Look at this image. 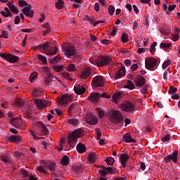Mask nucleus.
<instances>
[{"instance_id": "48", "label": "nucleus", "mask_w": 180, "mask_h": 180, "mask_svg": "<svg viewBox=\"0 0 180 180\" xmlns=\"http://www.w3.org/2000/svg\"><path fill=\"white\" fill-rule=\"evenodd\" d=\"M20 173L22 175L23 178H27L29 176V172L25 169H21Z\"/></svg>"}, {"instance_id": "4", "label": "nucleus", "mask_w": 180, "mask_h": 180, "mask_svg": "<svg viewBox=\"0 0 180 180\" xmlns=\"http://www.w3.org/2000/svg\"><path fill=\"white\" fill-rule=\"evenodd\" d=\"M111 61L112 59L110 56H100L97 57V58L95 60H90V63H91V64H94V65L96 64V65H98L100 67L108 65V64H110Z\"/></svg>"}, {"instance_id": "59", "label": "nucleus", "mask_w": 180, "mask_h": 180, "mask_svg": "<svg viewBox=\"0 0 180 180\" xmlns=\"http://www.w3.org/2000/svg\"><path fill=\"white\" fill-rule=\"evenodd\" d=\"M20 22V16L19 15H16L15 19H14L15 25H19Z\"/></svg>"}, {"instance_id": "17", "label": "nucleus", "mask_w": 180, "mask_h": 180, "mask_svg": "<svg viewBox=\"0 0 180 180\" xmlns=\"http://www.w3.org/2000/svg\"><path fill=\"white\" fill-rule=\"evenodd\" d=\"M11 124L13 125L16 129H20L21 128V124L22 121L19 120L18 117L13 118L10 121Z\"/></svg>"}, {"instance_id": "42", "label": "nucleus", "mask_w": 180, "mask_h": 180, "mask_svg": "<svg viewBox=\"0 0 180 180\" xmlns=\"http://www.w3.org/2000/svg\"><path fill=\"white\" fill-rule=\"evenodd\" d=\"M59 61H60V58H59L58 55H57L56 56H55L53 58L50 59V63L51 64H56L57 63H59Z\"/></svg>"}, {"instance_id": "29", "label": "nucleus", "mask_w": 180, "mask_h": 180, "mask_svg": "<svg viewBox=\"0 0 180 180\" xmlns=\"http://www.w3.org/2000/svg\"><path fill=\"white\" fill-rule=\"evenodd\" d=\"M124 89H128L129 90H134L135 89V85L132 81L128 80L127 84L124 85Z\"/></svg>"}, {"instance_id": "28", "label": "nucleus", "mask_w": 180, "mask_h": 180, "mask_svg": "<svg viewBox=\"0 0 180 180\" xmlns=\"http://www.w3.org/2000/svg\"><path fill=\"white\" fill-rule=\"evenodd\" d=\"M122 96V93L121 91H117L112 96V100L113 102L117 103L120 98Z\"/></svg>"}, {"instance_id": "30", "label": "nucleus", "mask_w": 180, "mask_h": 180, "mask_svg": "<svg viewBox=\"0 0 180 180\" xmlns=\"http://www.w3.org/2000/svg\"><path fill=\"white\" fill-rule=\"evenodd\" d=\"M179 34H180V28L174 29V34L172 35L174 37V39H173L174 41H177V40H179L180 37Z\"/></svg>"}, {"instance_id": "57", "label": "nucleus", "mask_w": 180, "mask_h": 180, "mask_svg": "<svg viewBox=\"0 0 180 180\" xmlns=\"http://www.w3.org/2000/svg\"><path fill=\"white\" fill-rule=\"evenodd\" d=\"M1 37H3L4 39H8V34L7 31H6V30L2 31Z\"/></svg>"}, {"instance_id": "44", "label": "nucleus", "mask_w": 180, "mask_h": 180, "mask_svg": "<svg viewBox=\"0 0 180 180\" xmlns=\"http://www.w3.org/2000/svg\"><path fill=\"white\" fill-rule=\"evenodd\" d=\"M37 58H38V60H39L40 61H42V63H43L44 64H46V63H47V58H46L45 56H44L43 55L39 54V55L37 56Z\"/></svg>"}, {"instance_id": "19", "label": "nucleus", "mask_w": 180, "mask_h": 180, "mask_svg": "<svg viewBox=\"0 0 180 180\" xmlns=\"http://www.w3.org/2000/svg\"><path fill=\"white\" fill-rule=\"evenodd\" d=\"M8 141L11 143H19L22 141V137L20 136L11 135L8 138Z\"/></svg>"}, {"instance_id": "18", "label": "nucleus", "mask_w": 180, "mask_h": 180, "mask_svg": "<svg viewBox=\"0 0 180 180\" xmlns=\"http://www.w3.org/2000/svg\"><path fill=\"white\" fill-rule=\"evenodd\" d=\"M122 139L127 143H136V141L132 138L130 133L124 134Z\"/></svg>"}, {"instance_id": "31", "label": "nucleus", "mask_w": 180, "mask_h": 180, "mask_svg": "<svg viewBox=\"0 0 180 180\" xmlns=\"http://www.w3.org/2000/svg\"><path fill=\"white\" fill-rule=\"evenodd\" d=\"M89 160L91 163H94L96 161V154L94 152H91L89 154Z\"/></svg>"}, {"instance_id": "24", "label": "nucleus", "mask_w": 180, "mask_h": 180, "mask_svg": "<svg viewBox=\"0 0 180 180\" xmlns=\"http://www.w3.org/2000/svg\"><path fill=\"white\" fill-rule=\"evenodd\" d=\"M37 108L39 110L46 108V100H34Z\"/></svg>"}, {"instance_id": "9", "label": "nucleus", "mask_w": 180, "mask_h": 180, "mask_svg": "<svg viewBox=\"0 0 180 180\" xmlns=\"http://www.w3.org/2000/svg\"><path fill=\"white\" fill-rule=\"evenodd\" d=\"M103 86H104V79L102 76L98 75L93 78V80L91 82L92 88L96 89L98 87H103Z\"/></svg>"}, {"instance_id": "51", "label": "nucleus", "mask_w": 180, "mask_h": 180, "mask_svg": "<svg viewBox=\"0 0 180 180\" xmlns=\"http://www.w3.org/2000/svg\"><path fill=\"white\" fill-rule=\"evenodd\" d=\"M98 117L100 119H103L105 117V112L103 110H97Z\"/></svg>"}, {"instance_id": "45", "label": "nucleus", "mask_w": 180, "mask_h": 180, "mask_svg": "<svg viewBox=\"0 0 180 180\" xmlns=\"http://www.w3.org/2000/svg\"><path fill=\"white\" fill-rule=\"evenodd\" d=\"M108 13H109L110 15H112L115 13V6H112V5H110V6H108Z\"/></svg>"}, {"instance_id": "56", "label": "nucleus", "mask_w": 180, "mask_h": 180, "mask_svg": "<svg viewBox=\"0 0 180 180\" xmlns=\"http://www.w3.org/2000/svg\"><path fill=\"white\" fill-rule=\"evenodd\" d=\"M13 156L16 158H20L22 156H23V153H20V152H14L13 153Z\"/></svg>"}, {"instance_id": "8", "label": "nucleus", "mask_w": 180, "mask_h": 180, "mask_svg": "<svg viewBox=\"0 0 180 180\" xmlns=\"http://www.w3.org/2000/svg\"><path fill=\"white\" fill-rule=\"evenodd\" d=\"M111 118L113 120V123L115 124H121L124 120V115L119 110H115L112 112Z\"/></svg>"}, {"instance_id": "14", "label": "nucleus", "mask_w": 180, "mask_h": 180, "mask_svg": "<svg viewBox=\"0 0 180 180\" xmlns=\"http://www.w3.org/2000/svg\"><path fill=\"white\" fill-rule=\"evenodd\" d=\"M101 94L98 92L92 93L91 96L88 97V100L93 103H97L101 98Z\"/></svg>"}, {"instance_id": "3", "label": "nucleus", "mask_w": 180, "mask_h": 180, "mask_svg": "<svg viewBox=\"0 0 180 180\" xmlns=\"http://www.w3.org/2000/svg\"><path fill=\"white\" fill-rule=\"evenodd\" d=\"M51 43L50 42H45L37 46V49L40 51H44L46 56H54L58 51V48L56 46H51Z\"/></svg>"}, {"instance_id": "55", "label": "nucleus", "mask_w": 180, "mask_h": 180, "mask_svg": "<svg viewBox=\"0 0 180 180\" xmlns=\"http://www.w3.org/2000/svg\"><path fill=\"white\" fill-rule=\"evenodd\" d=\"M63 77L68 80H72L71 74H70L68 72L63 73Z\"/></svg>"}, {"instance_id": "60", "label": "nucleus", "mask_w": 180, "mask_h": 180, "mask_svg": "<svg viewBox=\"0 0 180 180\" xmlns=\"http://www.w3.org/2000/svg\"><path fill=\"white\" fill-rule=\"evenodd\" d=\"M15 105L18 107H22L23 105V102L21 100H17L15 101Z\"/></svg>"}, {"instance_id": "36", "label": "nucleus", "mask_w": 180, "mask_h": 180, "mask_svg": "<svg viewBox=\"0 0 180 180\" xmlns=\"http://www.w3.org/2000/svg\"><path fill=\"white\" fill-rule=\"evenodd\" d=\"M76 68L75 64L73 63H70L67 65V71H68L69 72H73L74 71H75Z\"/></svg>"}, {"instance_id": "62", "label": "nucleus", "mask_w": 180, "mask_h": 180, "mask_svg": "<svg viewBox=\"0 0 180 180\" xmlns=\"http://www.w3.org/2000/svg\"><path fill=\"white\" fill-rule=\"evenodd\" d=\"M140 165H141V170H142V171H145L146 169V163L143 162H141Z\"/></svg>"}, {"instance_id": "34", "label": "nucleus", "mask_w": 180, "mask_h": 180, "mask_svg": "<svg viewBox=\"0 0 180 180\" xmlns=\"http://www.w3.org/2000/svg\"><path fill=\"white\" fill-rule=\"evenodd\" d=\"M1 160L4 163H9L11 160V157L7 155L1 156Z\"/></svg>"}, {"instance_id": "53", "label": "nucleus", "mask_w": 180, "mask_h": 180, "mask_svg": "<svg viewBox=\"0 0 180 180\" xmlns=\"http://www.w3.org/2000/svg\"><path fill=\"white\" fill-rule=\"evenodd\" d=\"M18 5L20 7L27 6H28V3L24 0H20V1H18Z\"/></svg>"}, {"instance_id": "58", "label": "nucleus", "mask_w": 180, "mask_h": 180, "mask_svg": "<svg viewBox=\"0 0 180 180\" xmlns=\"http://www.w3.org/2000/svg\"><path fill=\"white\" fill-rule=\"evenodd\" d=\"M1 107L4 109H8L9 108V103L8 102L1 103Z\"/></svg>"}, {"instance_id": "12", "label": "nucleus", "mask_w": 180, "mask_h": 180, "mask_svg": "<svg viewBox=\"0 0 180 180\" xmlns=\"http://www.w3.org/2000/svg\"><path fill=\"white\" fill-rule=\"evenodd\" d=\"M32 9V6L31 5H27L25 6V8L22 9V12L23 14H25L26 16L32 18L34 15V11L31 10Z\"/></svg>"}, {"instance_id": "52", "label": "nucleus", "mask_w": 180, "mask_h": 180, "mask_svg": "<svg viewBox=\"0 0 180 180\" xmlns=\"http://www.w3.org/2000/svg\"><path fill=\"white\" fill-rule=\"evenodd\" d=\"M95 132L97 136L96 140H100L102 136V132L99 131L98 129H95Z\"/></svg>"}, {"instance_id": "43", "label": "nucleus", "mask_w": 180, "mask_h": 180, "mask_svg": "<svg viewBox=\"0 0 180 180\" xmlns=\"http://www.w3.org/2000/svg\"><path fill=\"white\" fill-rule=\"evenodd\" d=\"M178 91V89L176 87H174L173 86H169V89L168 91L169 94H174Z\"/></svg>"}, {"instance_id": "27", "label": "nucleus", "mask_w": 180, "mask_h": 180, "mask_svg": "<svg viewBox=\"0 0 180 180\" xmlns=\"http://www.w3.org/2000/svg\"><path fill=\"white\" fill-rule=\"evenodd\" d=\"M70 158L68 155H64L60 160V164L63 166H68L70 164Z\"/></svg>"}, {"instance_id": "47", "label": "nucleus", "mask_w": 180, "mask_h": 180, "mask_svg": "<svg viewBox=\"0 0 180 180\" xmlns=\"http://www.w3.org/2000/svg\"><path fill=\"white\" fill-rule=\"evenodd\" d=\"M172 63H171V60H165L163 63H162V69L163 70H166V68L169 66L171 65Z\"/></svg>"}, {"instance_id": "39", "label": "nucleus", "mask_w": 180, "mask_h": 180, "mask_svg": "<svg viewBox=\"0 0 180 180\" xmlns=\"http://www.w3.org/2000/svg\"><path fill=\"white\" fill-rule=\"evenodd\" d=\"M38 76V73L37 72H33L32 74H30V77H29V80L31 83H32L37 77Z\"/></svg>"}, {"instance_id": "26", "label": "nucleus", "mask_w": 180, "mask_h": 180, "mask_svg": "<svg viewBox=\"0 0 180 180\" xmlns=\"http://www.w3.org/2000/svg\"><path fill=\"white\" fill-rule=\"evenodd\" d=\"M129 160V155L126 153H122L120 157V161L121 163H127Z\"/></svg>"}, {"instance_id": "10", "label": "nucleus", "mask_w": 180, "mask_h": 180, "mask_svg": "<svg viewBox=\"0 0 180 180\" xmlns=\"http://www.w3.org/2000/svg\"><path fill=\"white\" fill-rule=\"evenodd\" d=\"M178 154L179 151L175 150L172 153V155H168L167 158H164V161L166 164L169 162V160H172L174 163H177L178 162Z\"/></svg>"}, {"instance_id": "64", "label": "nucleus", "mask_w": 180, "mask_h": 180, "mask_svg": "<svg viewBox=\"0 0 180 180\" xmlns=\"http://www.w3.org/2000/svg\"><path fill=\"white\" fill-rule=\"evenodd\" d=\"M176 5H175V4H173L172 6H169L168 7V11H172L176 8Z\"/></svg>"}, {"instance_id": "1", "label": "nucleus", "mask_w": 180, "mask_h": 180, "mask_svg": "<svg viewBox=\"0 0 180 180\" xmlns=\"http://www.w3.org/2000/svg\"><path fill=\"white\" fill-rule=\"evenodd\" d=\"M43 71L45 72L43 84L46 88H51L53 90L58 89V83L56 80L53 79V76L50 72L49 68L47 67H43Z\"/></svg>"}, {"instance_id": "22", "label": "nucleus", "mask_w": 180, "mask_h": 180, "mask_svg": "<svg viewBox=\"0 0 180 180\" xmlns=\"http://www.w3.org/2000/svg\"><path fill=\"white\" fill-rule=\"evenodd\" d=\"M37 126L40 128V131L44 136L49 134V129L41 122H39Z\"/></svg>"}, {"instance_id": "38", "label": "nucleus", "mask_w": 180, "mask_h": 180, "mask_svg": "<svg viewBox=\"0 0 180 180\" xmlns=\"http://www.w3.org/2000/svg\"><path fill=\"white\" fill-rule=\"evenodd\" d=\"M68 122L72 126H77L79 124V121L77 119H70Z\"/></svg>"}, {"instance_id": "15", "label": "nucleus", "mask_w": 180, "mask_h": 180, "mask_svg": "<svg viewBox=\"0 0 180 180\" xmlns=\"http://www.w3.org/2000/svg\"><path fill=\"white\" fill-rule=\"evenodd\" d=\"M86 121L89 125H96L98 123V119L91 114L86 115Z\"/></svg>"}, {"instance_id": "61", "label": "nucleus", "mask_w": 180, "mask_h": 180, "mask_svg": "<svg viewBox=\"0 0 180 180\" xmlns=\"http://www.w3.org/2000/svg\"><path fill=\"white\" fill-rule=\"evenodd\" d=\"M139 65L137 64H133L131 66V71H136V70H138Z\"/></svg>"}, {"instance_id": "5", "label": "nucleus", "mask_w": 180, "mask_h": 180, "mask_svg": "<svg viewBox=\"0 0 180 180\" xmlns=\"http://www.w3.org/2000/svg\"><path fill=\"white\" fill-rule=\"evenodd\" d=\"M62 51L68 58H71V57L75 56L77 53L75 46L72 44L63 45Z\"/></svg>"}, {"instance_id": "35", "label": "nucleus", "mask_w": 180, "mask_h": 180, "mask_svg": "<svg viewBox=\"0 0 180 180\" xmlns=\"http://www.w3.org/2000/svg\"><path fill=\"white\" fill-rule=\"evenodd\" d=\"M77 105V103H72L68 108V113L69 115H72V111L75 110V107Z\"/></svg>"}, {"instance_id": "49", "label": "nucleus", "mask_w": 180, "mask_h": 180, "mask_svg": "<svg viewBox=\"0 0 180 180\" xmlns=\"http://www.w3.org/2000/svg\"><path fill=\"white\" fill-rule=\"evenodd\" d=\"M10 10L12 13H13L15 14H18L19 13V9L14 5H12L10 7Z\"/></svg>"}, {"instance_id": "16", "label": "nucleus", "mask_w": 180, "mask_h": 180, "mask_svg": "<svg viewBox=\"0 0 180 180\" xmlns=\"http://www.w3.org/2000/svg\"><path fill=\"white\" fill-rule=\"evenodd\" d=\"M122 108L124 111L130 112L134 110V105L131 103L127 102L122 104Z\"/></svg>"}, {"instance_id": "32", "label": "nucleus", "mask_w": 180, "mask_h": 180, "mask_svg": "<svg viewBox=\"0 0 180 180\" xmlns=\"http://www.w3.org/2000/svg\"><path fill=\"white\" fill-rule=\"evenodd\" d=\"M56 162H51L49 165H46L45 168L46 169H49L50 172H55L56 171Z\"/></svg>"}, {"instance_id": "25", "label": "nucleus", "mask_w": 180, "mask_h": 180, "mask_svg": "<svg viewBox=\"0 0 180 180\" xmlns=\"http://www.w3.org/2000/svg\"><path fill=\"white\" fill-rule=\"evenodd\" d=\"M76 149L77 151L80 154H83L86 151V146L84 144H82V143H77Z\"/></svg>"}, {"instance_id": "46", "label": "nucleus", "mask_w": 180, "mask_h": 180, "mask_svg": "<svg viewBox=\"0 0 180 180\" xmlns=\"http://www.w3.org/2000/svg\"><path fill=\"white\" fill-rule=\"evenodd\" d=\"M54 71L56 72H60V71H63L64 66L63 65H56L53 67Z\"/></svg>"}, {"instance_id": "7", "label": "nucleus", "mask_w": 180, "mask_h": 180, "mask_svg": "<svg viewBox=\"0 0 180 180\" xmlns=\"http://www.w3.org/2000/svg\"><path fill=\"white\" fill-rule=\"evenodd\" d=\"M158 59L155 58H146L145 59V67L146 70H150V71H154L155 68L158 64Z\"/></svg>"}, {"instance_id": "33", "label": "nucleus", "mask_w": 180, "mask_h": 180, "mask_svg": "<svg viewBox=\"0 0 180 180\" xmlns=\"http://www.w3.org/2000/svg\"><path fill=\"white\" fill-rule=\"evenodd\" d=\"M105 162L108 166H112L115 162V160L112 157H108L105 159Z\"/></svg>"}, {"instance_id": "23", "label": "nucleus", "mask_w": 180, "mask_h": 180, "mask_svg": "<svg viewBox=\"0 0 180 180\" xmlns=\"http://www.w3.org/2000/svg\"><path fill=\"white\" fill-rule=\"evenodd\" d=\"M146 83V79L144 77H140L135 81L136 87H143Z\"/></svg>"}, {"instance_id": "37", "label": "nucleus", "mask_w": 180, "mask_h": 180, "mask_svg": "<svg viewBox=\"0 0 180 180\" xmlns=\"http://www.w3.org/2000/svg\"><path fill=\"white\" fill-rule=\"evenodd\" d=\"M121 41L123 43H127L129 41V35L127 33L122 34Z\"/></svg>"}, {"instance_id": "54", "label": "nucleus", "mask_w": 180, "mask_h": 180, "mask_svg": "<svg viewBox=\"0 0 180 180\" xmlns=\"http://www.w3.org/2000/svg\"><path fill=\"white\" fill-rule=\"evenodd\" d=\"M0 13L5 18H7V17H10V18H12L13 17V14L11 13H6V12H4V11H1Z\"/></svg>"}, {"instance_id": "20", "label": "nucleus", "mask_w": 180, "mask_h": 180, "mask_svg": "<svg viewBox=\"0 0 180 180\" xmlns=\"http://www.w3.org/2000/svg\"><path fill=\"white\" fill-rule=\"evenodd\" d=\"M91 72L90 68H85L80 75L81 79H83L84 80L89 79L91 76Z\"/></svg>"}, {"instance_id": "2", "label": "nucleus", "mask_w": 180, "mask_h": 180, "mask_svg": "<svg viewBox=\"0 0 180 180\" xmlns=\"http://www.w3.org/2000/svg\"><path fill=\"white\" fill-rule=\"evenodd\" d=\"M82 134V129H77L68 135V143L70 148H75L77 143L78 138H80Z\"/></svg>"}, {"instance_id": "40", "label": "nucleus", "mask_w": 180, "mask_h": 180, "mask_svg": "<svg viewBox=\"0 0 180 180\" xmlns=\"http://www.w3.org/2000/svg\"><path fill=\"white\" fill-rule=\"evenodd\" d=\"M172 46V44L171 43L165 44L162 42L160 44V49H171Z\"/></svg>"}, {"instance_id": "63", "label": "nucleus", "mask_w": 180, "mask_h": 180, "mask_svg": "<svg viewBox=\"0 0 180 180\" xmlns=\"http://www.w3.org/2000/svg\"><path fill=\"white\" fill-rule=\"evenodd\" d=\"M124 65H126L127 67H129V65H131V60H128V59H126L124 61Z\"/></svg>"}, {"instance_id": "50", "label": "nucleus", "mask_w": 180, "mask_h": 180, "mask_svg": "<svg viewBox=\"0 0 180 180\" xmlns=\"http://www.w3.org/2000/svg\"><path fill=\"white\" fill-rule=\"evenodd\" d=\"M171 139V135L170 134H167L164 136L162 137L161 140L162 142L166 143L168 142Z\"/></svg>"}, {"instance_id": "21", "label": "nucleus", "mask_w": 180, "mask_h": 180, "mask_svg": "<svg viewBox=\"0 0 180 180\" xmlns=\"http://www.w3.org/2000/svg\"><path fill=\"white\" fill-rule=\"evenodd\" d=\"M125 75V67H122L119 70L118 72L115 74L114 76L115 80H118L121 79L122 77Z\"/></svg>"}, {"instance_id": "6", "label": "nucleus", "mask_w": 180, "mask_h": 180, "mask_svg": "<svg viewBox=\"0 0 180 180\" xmlns=\"http://www.w3.org/2000/svg\"><path fill=\"white\" fill-rule=\"evenodd\" d=\"M0 57L4 58L6 61H8L11 64H14L19 61L20 58L11 53H0Z\"/></svg>"}, {"instance_id": "11", "label": "nucleus", "mask_w": 180, "mask_h": 180, "mask_svg": "<svg viewBox=\"0 0 180 180\" xmlns=\"http://www.w3.org/2000/svg\"><path fill=\"white\" fill-rule=\"evenodd\" d=\"M72 101V96L69 95L61 96L58 103L60 105H65Z\"/></svg>"}, {"instance_id": "41", "label": "nucleus", "mask_w": 180, "mask_h": 180, "mask_svg": "<svg viewBox=\"0 0 180 180\" xmlns=\"http://www.w3.org/2000/svg\"><path fill=\"white\" fill-rule=\"evenodd\" d=\"M64 6V1L63 0H58L57 3L55 4V6L58 9H61L63 8Z\"/></svg>"}, {"instance_id": "13", "label": "nucleus", "mask_w": 180, "mask_h": 180, "mask_svg": "<svg viewBox=\"0 0 180 180\" xmlns=\"http://www.w3.org/2000/svg\"><path fill=\"white\" fill-rule=\"evenodd\" d=\"M74 91L78 96H82L86 92V88L83 85L77 84L74 86Z\"/></svg>"}]
</instances>
